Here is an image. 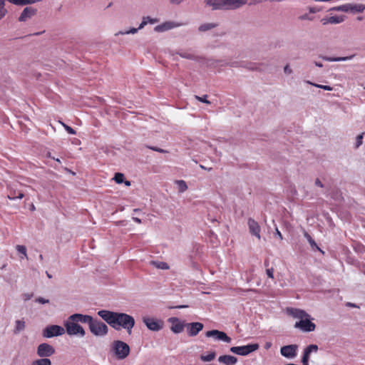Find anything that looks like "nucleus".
<instances>
[{
    "mask_svg": "<svg viewBox=\"0 0 365 365\" xmlns=\"http://www.w3.org/2000/svg\"><path fill=\"white\" fill-rule=\"evenodd\" d=\"M98 315L115 330L124 329L129 335L132 334L135 322L131 315L106 309L98 311Z\"/></svg>",
    "mask_w": 365,
    "mask_h": 365,
    "instance_id": "nucleus-1",
    "label": "nucleus"
},
{
    "mask_svg": "<svg viewBox=\"0 0 365 365\" xmlns=\"http://www.w3.org/2000/svg\"><path fill=\"white\" fill-rule=\"evenodd\" d=\"M286 313L294 319H299L294 327L303 332H311L315 330L316 325L312 321L314 319L310 314L303 309L287 307Z\"/></svg>",
    "mask_w": 365,
    "mask_h": 365,
    "instance_id": "nucleus-2",
    "label": "nucleus"
},
{
    "mask_svg": "<svg viewBox=\"0 0 365 365\" xmlns=\"http://www.w3.org/2000/svg\"><path fill=\"white\" fill-rule=\"evenodd\" d=\"M247 0H206L207 5L212 7L213 9H237L246 3Z\"/></svg>",
    "mask_w": 365,
    "mask_h": 365,
    "instance_id": "nucleus-3",
    "label": "nucleus"
},
{
    "mask_svg": "<svg viewBox=\"0 0 365 365\" xmlns=\"http://www.w3.org/2000/svg\"><path fill=\"white\" fill-rule=\"evenodd\" d=\"M111 350L114 352L118 359H125L130 354V346L124 341H114L111 346Z\"/></svg>",
    "mask_w": 365,
    "mask_h": 365,
    "instance_id": "nucleus-4",
    "label": "nucleus"
},
{
    "mask_svg": "<svg viewBox=\"0 0 365 365\" xmlns=\"http://www.w3.org/2000/svg\"><path fill=\"white\" fill-rule=\"evenodd\" d=\"M65 331L70 336H79L83 337L86 331L82 326L78 324L76 321H72L68 319L64 323Z\"/></svg>",
    "mask_w": 365,
    "mask_h": 365,
    "instance_id": "nucleus-5",
    "label": "nucleus"
},
{
    "mask_svg": "<svg viewBox=\"0 0 365 365\" xmlns=\"http://www.w3.org/2000/svg\"><path fill=\"white\" fill-rule=\"evenodd\" d=\"M88 327L90 331L96 336H104L108 332V326L98 319H93Z\"/></svg>",
    "mask_w": 365,
    "mask_h": 365,
    "instance_id": "nucleus-6",
    "label": "nucleus"
},
{
    "mask_svg": "<svg viewBox=\"0 0 365 365\" xmlns=\"http://www.w3.org/2000/svg\"><path fill=\"white\" fill-rule=\"evenodd\" d=\"M258 349L259 345L257 344H250L246 346H232L230 348V351L238 355L247 356Z\"/></svg>",
    "mask_w": 365,
    "mask_h": 365,
    "instance_id": "nucleus-7",
    "label": "nucleus"
},
{
    "mask_svg": "<svg viewBox=\"0 0 365 365\" xmlns=\"http://www.w3.org/2000/svg\"><path fill=\"white\" fill-rule=\"evenodd\" d=\"M65 333V329L59 325H49L43 330L42 335L46 338L61 336Z\"/></svg>",
    "mask_w": 365,
    "mask_h": 365,
    "instance_id": "nucleus-8",
    "label": "nucleus"
},
{
    "mask_svg": "<svg viewBox=\"0 0 365 365\" xmlns=\"http://www.w3.org/2000/svg\"><path fill=\"white\" fill-rule=\"evenodd\" d=\"M365 9L364 4H346L341 6H336L333 8V10L337 11H344V12H363Z\"/></svg>",
    "mask_w": 365,
    "mask_h": 365,
    "instance_id": "nucleus-9",
    "label": "nucleus"
},
{
    "mask_svg": "<svg viewBox=\"0 0 365 365\" xmlns=\"http://www.w3.org/2000/svg\"><path fill=\"white\" fill-rule=\"evenodd\" d=\"M143 322L147 328L151 331H158L163 327V322L160 319L145 317L143 318Z\"/></svg>",
    "mask_w": 365,
    "mask_h": 365,
    "instance_id": "nucleus-10",
    "label": "nucleus"
},
{
    "mask_svg": "<svg viewBox=\"0 0 365 365\" xmlns=\"http://www.w3.org/2000/svg\"><path fill=\"white\" fill-rule=\"evenodd\" d=\"M36 353L41 358H47L55 353V349L49 344L42 343L38 346Z\"/></svg>",
    "mask_w": 365,
    "mask_h": 365,
    "instance_id": "nucleus-11",
    "label": "nucleus"
},
{
    "mask_svg": "<svg viewBox=\"0 0 365 365\" xmlns=\"http://www.w3.org/2000/svg\"><path fill=\"white\" fill-rule=\"evenodd\" d=\"M207 337H214L216 340L222 341L226 343H230L232 339L224 331H221L217 329L207 331L205 333Z\"/></svg>",
    "mask_w": 365,
    "mask_h": 365,
    "instance_id": "nucleus-12",
    "label": "nucleus"
},
{
    "mask_svg": "<svg viewBox=\"0 0 365 365\" xmlns=\"http://www.w3.org/2000/svg\"><path fill=\"white\" fill-rule=\"evenodd\" d=\"M204 325L201 322H191L186 324V331L190 336H195L203 329Z\"/></svg>",
    "mask_w": 365,
    "mask_h": 365,
    "instance_id": "nucleus-13",
    "label": "nucleus"
},
{
    "mask_svg": "<svg viewBox=\"0 0 365 365\" xmlns=\"http://www.w3.org/2000/svg\"><path fill=\"white\" fill-rule=\"evenodd\" d=\"M182 24L180 23L168 21L163 22V24H161L160 25L156 26L154 28V31L158 33H163V32L171 30L173 29L179 27Z\"/></svg>",
    "mask_w": 365,
    "mask_h": 365,
    "instance_id": "nucleus-14",
    "label": "nucleus"
},
{
    "mask_svg": "<svg viewBox=\"0 0 365 365\" xmlns=\"http://www.w3.org/2000/svg\"><path fill=\"white\" fill-rule=\"evenodd\" d=\"M297 345L291 344L284 346L280 349L281 354L288 359H292L297 355Z\"/></svg>",
    "mask_w": 365,
    "mask_h": 365,
    "instance_id": "nucleus-15",
    "label": "nucleus"
},
{
    "mask_svg": "<svg viewBox=\"0 0 365 365\" xmlns=\"http://www.w3.org/2000/svg\"><path fill=\"white\" fill-rule=\"evenodd\" d=\"M169 321L172 323V326L170 327L171 331L175 334L181 333L184 328L186 327V324L185 322H181L177 317H172L169 319Z\"/></svg>",
    "mask_w": 365,
    "mask_h": 365,
    "instance_id": "nucleus-16",
    "label": "nucleus"
},
{
    "mask_svg": "<svg viewBox=\"0 0 365 365\" xmlns=\"http://www.w3.org/2000/svg\"><path fill=\"white\" fill-rule=\"evenodd\" d=\"M69 319L72 321H76V322L88 324L89 327L93 318L90 315L82 314H73L69 317Z\"/></svg>",
    "mask_w": 365,
    "mask_h": 365,
    "instance_id": "nucleus-17",
    "label": "nucleus"
},
{
    "mask_svg": "<svg viewBox=\"0 0 365 365\" xmlns=\"http://www.w3.org/2000/svg\"><path fill=\"white\" fill-rule=\"evenodd\" d=\"M247 225H248L250 233L252 235H255V237H257L259 240L261 238V236H260L261 229H260V227H259V224L257 223V222H256L252 218H249Z\"/></svg>",
    "mask_w": 365,
    "mask_h": 365,
    "instance_id": "nucleus-18",
    "label": "nucleus"
},
{
    "mask_svg": "<svg viewBox=\"0 0 365 365\" xmlns=\"http://www.w3.org/2000/svg\"><path fill=\"white\" fill-rule=\"evenodd\" d=\"M37 10L33 7H26L21 13L19 21L21 22H24L27 21L29 19H31L36 14Z\"/></svg>",
    "mask_w": 365,
    "mask_h": 365,
    "instance_id": "nucleus-19",
    "label": "nucleus"
},
{
    "mask_svg": "<svg viewBox=\"0 0 365 365\" xmlns=\"http://www.w3.org/2000/svg\"><path fill=\"white\" fill-rule=\"evenodd\" d=\"M218 361L225 365H235L237 362V359L231 355H222L218 358Z\"/></svg>",
    "mask_w": 365,
    "mask_h": 365,
    "instance_id": "nucleus-20",
    "label": "nucleus"
},
{
    "mask_svg": "<svg viewBox=\"0 0 365 365\" xmlns=\"http://www.w3.org/2000/svg\"><path fill=\"white\" fill-rule=\"evenodd\" d=\"M356 54H352L348 56L344 57H329V56H322V58L327 61L329 62H338V61H346L351 60L354 58Z\"/></svg>",
    "mask_w": 365,
    "mask_h": 365,
    "instance_id": "nucleus-21",
    "label": "nucleus"
},
{
    "mask_svg": "<svg viewBox=\"0 0 365 365\" xmlns=\"http://www.w3.org/2000/svg\"><path fill=\"white\" fill-rule=\"evenodd\" d=\"M176 54L179 55L182 58L189 60L196 61L198 58V57L195 56L193 53L187 51H178L176 52Z\"/></svg>",
    "mask_w": 365,
    "mask_h": 365,
    "instance_id": "nucleus-22",
    "label": "nucleus"
},
{
    "mask_svg": "<svg viewBox=\"0 0 365 365\" xmlns=\"http://www.w3.org/2000/svg\"><path fill=\"white\" fill-rule=\"evenodd\" d=\"M24 195L21 191H16L15 190H11L7 195L9 200L22 199Z\"/></svg>",
    "mask_w": 365,
    "mask_h": 365,
    "instance_id": "nucleus-23",
    "label": "nucleus"
},
{
    "mask_svg": "<svg viewBox=\"0 0 365 365\" xmlns=\"http://www.w3.org/2000/svg\"><path fill=\"white\" fill-rule=\"evenodd\" d=\"M318 351V346L316 344H311L308 346L304 350L303 353V356L306 358L309 359V355L312 352H317Z\"/></svg>",
    "mask_w": 365,
    "mask_h": 365,
    "instance_id": "nucleus-24",
    "label": "nucleus"
},
{
    "mask_svg": "<svg viewBox=\"0 0 365 365\" xmlns=\"http://www.w3.org/2000/svg\"><path fill=\"white\" fill-rule=\"evenodd\" d=\"M26 327L25 322L24 320H16L15 322V328L14 330V334H19L23 331Z\"/></svg>",
    "mask_w": 365,
    "mask_h": 365,
    "instance_id": "nucleus-25",
    "label": "nucleus"
},
{
    "mask_svg": "<svg viewBox=\"0 0 365 365\" xmlns=\"http://www.w3.org/2000/svg\"><path fill=\"white\" fill-rule=\"evenodd\" d=\"M175 183L178 185V192L182 193L187 190V185L185 180H178L175 181Z\"/></svg>",
    "mask_w": 365,
    "mask_h": 365,
    "instance_id": "nucleus-26",
    "label": "nucleus"
},
{
    "mask_svg": "<svg viewBox=\"0 0 365 365\" xmlns=\"http://www.w3.org/2000/svg\"><path fill=\"white\" fill-rule=\"evenodd\" d=\"M216 26H217V24H215L214 23H205V24H201L199 26L198 30L201 32H205V31L211 30V29L215 28Z\"/></svg>",
    "mask_w": 365,
    "mask_h": 365,
    "instance_id": "nucleus-27",
    "label": "nucleus"
},
{
    "mask_svg": "<svg viewBox=\"0 0 365 365\" xmlns=\"http://www.w3.org/2000/svg\"><path fill=\"white\" fill-rule=\"evenodd\" d=\"M6 0H0V21L2 20L8 14V10L6 8Z\"/></svg>",
    "mask_w": 365,
    "mask_h": 365,
    "instance_id": "nucleus-28",
    "label": "nucleus"
},
{
    "mask_svg": "<svg viewBox=\"0 0 365 365\" xmlns=\"http://www.w3.org/2000/svg\"><path fill=\"white\" fill-rule=\"evenodd\" d=\"M31 365H51V361L48 358H41L34 361Z\"/></svg>",
    "mask_w": 365,
    "mask_h": 365,
    "instance_id": "nucleus-29",
    "label": "nucleus"
},
{
    "mask_svg": "<svg viewBox=\"0 0 365 365\" xmlns=\"http://www.w3.org/2000/svg\"><path fill=\"white\" fill-rule=\"evenodd\" d=\"M304 237L307 238V240H308L310 246L312 247V250H319L320 252H323L320 248L317 246V243L315 242V241L312 238V237L308 234V233H305L304 234Z\"/></svg>",
    "mask_w": 365,
    "mask_h": 365,
    "instance_id": "nucleus-30",
    "label": "nucleus"
},
{
    "mask_svg": "<svg viewBox=\"0 0 365 365\" xmlns=\"http://www.w3.org/2000/svg\"><path fill=\"white\" fill-rule=\"evenodd\" d=\"M215 356H216L215 351H211L207 355L202 354L200 356V359L202 361H211L215 358Z\"/></svg>",
    "mask_w": 365,
    "mask_h": 365,
    "instance_id": "nucleus-31",
    "label": "nucleus"
},
{
    "mask_svg": "<svg viewBox=\"0 0 365 365\" xmlns=\"http://www.w3.org/2000/svg\"><path fill=\"white\" fill-rule=\"evenodd\" d=\"M306 83H308V84H310V85H312V86H313L314 87L319 88H322V89L325 90V91H331L333 90V88L329 86L317 84V83H312L310 81H306Z\"/></svg>",
    "mask_w": 365,
    "mask_h": 365,
    "instance_id": "nucleus-32",
    "label": "nucleus"
},
{
    "mask_svg": "<svg viewBox=\"0 0 365 365\" xmlns=\"http://www.w3.org/2000/svg\"><path fill=\"white\" fill-rule=\"evenodd\" d=\"M344 19L343 16H333L328 18V21H329V24H339L342 21H344Z\"/></svg>",
    "mask_w": 365,
    "mask_h": 365,
    "instance_id": "nucleus-33",
    "label": "nucleus"
},
{
    "mask_svg": "<svg viewBox=\"0 0 365 365\" xmlns=\"http://www.w3.org/2000/svg\"><path fill=\"white\" fill-rule=\"evenodd\" d=\"M153 264L158 269H168L169 266L166 262H153Z\"/></svg>",
    "mask_w": 365,
    "mask_h": 365,
    "instance_id": "nucleus-34",
    "label": "nucleus"
},
{
    "mask_svg": "<svg viewBox=\"0 0 365 365\" xmlns=\"http://www.w3.org/2000/svg\"><path fill=\"white\" fill-rule=\"evenodd\" d=\"M124 175L123 173H117L115 174V176H114V180L116 182V183L118 184H120L123 182L124 180Z\"/></svg>",
    "mask_w": 365,
    "mask_h": 365,
    "instance_id": "nucleus-35",
    "label": "nucleus"
},
{
    "mask_svg": "<svg viewBox=\"0 0 365 365\" xmlns=\"http://www.w3.org/2000/svg\"><path fill=\"white\" fill-rule=\"evenodd\" d=\"M298 19L301 21H313L314 20V16L312 15H311L310 14H302L300 15Z\"/></svg>",
    "mask_w": 365,
    "mask_h": 365,
    "instance_id": "nucleus-36",
    "label": "nucleus"
},
{
    "mask_svg": "<svg viewBox=\"0 0 365 365\" xmlns=\"http://www.w3.org/2000/svg\"><path fill=\"white\" fill-rule=\"evenodd\" d=\"M364 133L358 135L356 139L355 148H358L363 143Z\"/></svg>",
    "mask_w": 365,
    "mask_h": 365,
    "instance_id": "nucleus-37",
    "label": "nucleus"
},
{
    "mask_svg": "<svg viewBox=\"0 0 365 365\" xmlns=\"http://www.w3.org/2000/svg\"><path fill=\"white\" fill-rule=\"evenodd\" d=\"M60 123L63 126V128L69 134L75 135L76 133V130L73 129L71 127L68 126V125L65 124L61 121H60Z\"/></svg>",
    "mask_w": 365,
    "mask_h": 365,
    "instance_id": "nucleus-38",
    "label": "nucleus"
},
{
    "mask_svg": "<svg viewBox=\"0 0 365 365\" xmlns=\"http://www.w3.org/2000/svg\"><path fill=\"white\" fill-rule=\"evenodd\" d=\"M16 250L19 252L23 254L25 257H27L26 255V248L24 245H17L16 247Z\"/></svg>",
    "mask_w": 365,
    "mask_h": 365,
    "instance_id": "nucleus-39",
    "label": "nucleus"
},
{
    "mask_svg": "<svg viewBox=\"0 0 365 365\" xmlns=\"http://www.w3.org/2000/svg\"><path fill=\"white\" fill-rule=\"evenodd\" d=\"M195 98L200 102H202V103H205L207 104H210V101L207 99V95H204L202 97H200L198 96H195Z\"/></svg>",
    "mask_w": 365,
    "mask_h": 365,
    "instance_id": "nucleus-40",
    "label": "nucleus"
},
{
    "mask_svg": "<svg viewBox=\"0 0 365 365\" xmlns=\"http://www.w3.org/2000/svg\"><path fill=\"white\" fill-rule=\"evenodd\" d=\"M148 148L152 150H154V151H156V152H158V153H168V150H163L162 148H158V147H155V146H148L147 145L146 146Z\"/></svg>",
    "mask_w": 365,
    "mask_h": 365,
    "instance_id": "nucleus-41",
    "label": "nucleus"
},
{
    "mask_svg": "<svg viewBox=\"0 0 365 365\" xmlns=\"http://www.w3.org/2000/svg\"><path fill=\"white\" fill-rule=\"evenodd\" d=\"M138 30H140L138 28H137V29L136 28H132V29H130L128 31H120V34H134L137 33Z\"/></svg>",
    "mask_w": 365,
    "mask_h": 365,
    "instance_id": "nucleus-42",
    "label": "nucleus"
},
{
    "mask_svg": "<svg viewBox=\"0 0 365 365\" xmlns=\"http://www.w3.org/2000/svg\"><path fill=\"white\" fill-rule=\"evenodd\" d=\"M35 302H38V303H40V304H42L49 303V300L48 299H44L43 297H38L36 298Z\"/></svg>",
    "mask_w": 365,
    "mask_h": 365,
    "instance_id": "nucleus-43",
    "label": "nucleus"
},
{
    "mask_svg": "<svg viewBox=\"0 0 365 365\" xmlns=\"http://www.w3.org/2000/svg\"><path fill=\"white\" fill-rule=\"evenodd\" d=\"M144 18L146 20V21H148V24H155L157 22H158V21H159L158 19H153L150 16H144Z\"/></svg>",
    "mask_w": 365,
    "mask_h": 365,
    "instance_id": "nucleus-44",
    "label": "nucleus"
},
{
    "mask_svg": "<svg viewBox=\"0 0 365 365\" xmlns=\"http://www.w3.org/2000/svg\"><path fill=\"white\" fill-rule=\"evenodd\" d=\"M266 273L269 278L274 279V269L273 268L267 269Z\"/></svg>",
    "mask_w": 365,
    "mask_h": 365,
    "instance_id": "nucleus-45",
    "label": "nucleus"
},
{
    "mask_svg": "<svg viewBox=\"0 0 365 365\" xmlns=\"http://www.w3.org/2000/svg\"><path fill=\"white\" fill-rule=\"evenodd\" d=\"M33 296H34L33 293H25V294H22V297H23L24 300H25V301L29 300L30 299H31L33 297Z\"/></svg>",
    "mask_w": 365,
    "mask_h": 365,
    "instance_id": "nucleus-46",
    "label": "nucleus"
},
{
    "mask_svg": "<svg viewBox=\"0 0 365 365\" xmlns=\"http://www.w3.org/2000/svg\"><path fill=\"white\" fill-rule=\"evenodd\" d=\"M284 71L285 73L291 74L292 73V68H290L289 65H286L284 68Z\"/></svg>",
    "mask_w": 365,
    "mask_h": 365,
    "instance_id": "nucleus-47",
    "label": "nucleus"
},
{
    "mask_svg": "<svg viewBox=\"0 0 365 365\" xmlns=\"http://www.w3.org/2000/svg\"><path fill=\"white\" fill-rule=\"evenodd\" d=\"M246 67L248 68V69H250V70H257V66L255 64V63H248Z\"/></svg>",
    "mask_w": 365,
    "mask_h": 365,
    "instance_id": "nucleus-48",
    "label": "nucleus"
},
{
    "mask_svg": "<svg viewBox=\"0 0 365 365\" xmlns=\"http://www.w3.org/2000/svg\"><path fill=\"white\" fill-rule=\"evenodd\" d=\"M148 24V21H146V20L145 19V18L143 17V20H142V22L140 23V24L138 26V29H142L145 26H146Z\"/></svg>",
    "mask_w": 365,
    "mask_h": 365,
    "instance_id": "nucleus-49",
    "label": "nucleus"
},
{
    "mask_svg": "<svg viewBox=\"0 0 365 365\" xmlns=\"http://www.w3.org/2000/svg\"><path fill=\"white\" fill-rule=\"evenodd\" d=\"M275 235H277L281 240L283 239L282 233L279 232L277 227L275 229Z\"/></svg>",
    "mask_w": 365,
    "mask_h": 365,
    "instance_id": "nucleus-50",
    "label": "nucleus"
},
{
    "mask_svg": "<svg viewBox=\"0 0 365 365\" xmlns=\"http://www.w3.org/2000/svg\"><path fill=\"white\" fill-rule=\"evenodd\" d=\"M315 185L317 186L320 187H324V185L322 184V182L318 178H317L316 180H315Z\"/></svg>",
    "mask_w": 365,
    "mask_h": 365,
    "instance_id": "nucleus-51",
    "label": "nucleus"
},
{
    "mask_svg": "<svg viewBox=\"0 0 365 365\" xmlns=\"http://www.w3.org/2000/svg\"><path fill=\"white\" fill-rule=\"evenodd\" d=\"M309 359H308V358L302 356V365H308Z\"/></svg>",
    "mask_w": 365,
    "mask_h": 365,
    "instance_id": "nucleus-52",
    "label": "nucleus"
},
{
    "mask_svg": "<svg viewBox=\"0 0 365 365\" xmlns=\"http://www.w3.org/2000/svg\"><path fill=\"white\" fill-rule=\"evenodd\" d=\"M184 0H170V2L173 4H179Z\"/></svg>",
    "mask_w": 365,
    "mask_h": 365,
    "instance_id": "nucleus-53",
    "label": "nucleus"
},
{
    "mask_svg": "<svg viewBox=\"0 0 365 365\" xmlns=\"http://www.w3.org/2000/svg\"><path fill=\"white\" fill-rule=\"evenodd\" d=\"M133 220L137 223H141V220L138 217H132Z\"/></svg>",
    "mask_w": 365,
    "mask_h": 365,
    "instance_id": "nucleus-54",
    "label": "nucleus"
},
{
    "mask_svg": "<svg viewBox=\"0 0 365 365\" xmlns=\"http://www.w3.org/2000/svg\"><path fill=\"white\" fill-rule=\"evenodd\" d=\"M322 22L324 25H326L327 24H329V21H328V18H324L322 19Z\"/></svg>",
    "mask_w": 365,
    "mask_h": 365,
    "instance_id": "nucleus-55",
    "label": "nucleus"
},
{
    "mask_svg": "<svg viewBox=\"0 0 365 365\" xmlns=\"http://www.w3.org/2000/svg\"><path fill=\"white\" fill-rule=\"evenodd\" d=\"M317 10L314 8L310 7L309 8V13L311 15L316 13Z\"/></svg>",
    "mask_w": 365,
    "mask_h": 365,
    "instance_id": "nucleus-56",
    "label": "nucleus"
},
{
    "mask_svg": "<svg viewBox=\"0 0 365 365\" xmlns=\"http://www.w3.org/2000/svg\"><path fill=\"white\" fill-rule=\"evenodd\" d=\"M314 64L317 66V67H319V68H322L323 66V64L322 63H319V62H317L315 61L314 62Z\"/></svg>",
    "mask_w": 365,
    "mask_h": 365,
    "instance_id": "nucleus-57",
    "label": "nucleus"
},
{
    "mask_svg": "<svg viewBox=\"0 0 365 365\" xmlns=\"http://www.w3.org/2000/svg\"><path fill=\"white\" fill-rule=\"evenodd\" d=\"M346 306H348V307H356V305L355 304H352V303H351V302H348V303L346 304Z\"/></svg>",
    "mask_w": 365,
    "mask_h": 365,
    "instance_id": "nucleus-58",
    "label": "nucleus"
},
{
    "mask_svg": "<svg viewBox=\"0 0 365 365\" xmlns=\"http://www.w3.org/2000/svg\"><path fill=\"white\" fill-rule=\"evenodd\" d=\"M272 344L270 342H267L265 344V349H269L271 346Z\"/></svg>",
    "mask_w": 365,
    "mask_h": 365,
    "instance_id": "nucleus-59",
    "label": "nucleus"
},
{
    "mask_svg": "<svg viewBox=\"0 0 365 365\" xmlns=\"http://www.w3.org/2000/svg\"><path fill=\"white\" fill-rule=\"evenodd\" d=\"M264 266L267 267L269 266V261L266 260L264 262Z\"/></svg>",
    "mask_w": 365,
    "mask_h": 365,
    "instance_id": "nucleus-60",
    "label": "nucleus"
},
{
    "mask_svg": "<svg viewBox=\"0 0 365 365\" xmlns=\"http://www.w3.org/2000/svg\"><path fill=\"white\" fill-rule=\"evenodd\" d=\"M187 307V306H185V305H181V306L177 307V308L181 309V308H185V307Z\"/></svg>",
    "mask_w": 365,
    "mask_h": 365,
    "instance_id": "nucleus-61",
    "label": "nucleus"
},
{
    "mask_svg": "<svg viewBox=\"0 0 365 365\" xmlns=\"http://www.w3.org/2000/svg\"><path fill=\"white\" fill-rule=\"evenodd\" d=\"M46 275H47V277L48 278H51L52 277V276L48 272H46Z\"/></svg>",
    "mask_w": 365,
    "mask_h": 365,
    "instance_id": "nucleus-62",
    "label": "nucleus"
},
{
    "mask_svg": "<svg viewBox=\"0 0 365 365\" xmlns=\"http://www.w3.org/2000/svg\"><path fill=\"white\" fill-rule=\"evenodd\" d=\"M125 184L128 186V185H130V181H125Z\"/></svg>",
    "mask_w": 365,
    "mask_h": 365,
    "instance_id": "nucleus-63",
    "label": "nucleus"
},
{
    "mask_svg": "<svg viewBox=\"0 0 365 365\" xmlns=\"http://www.w3.org/2000/svg\"><path fill=\"white\" fill-rule=\"evenodd\" d=\"M140 209H134V210H133V212H140Z\"/></svg>",
    "mask_w": 365,
    "mask_h": 365,
    "instance_id": "nucleus-64",
    "label": "nucleus"
}]
</instances>
